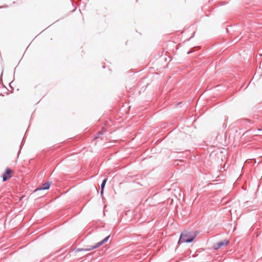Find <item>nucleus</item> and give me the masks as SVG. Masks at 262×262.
<instances>
[{"label": "nucleus", "instance_id": "obj_7", "mask_svg": "<svg viewBox=\"0 0 262 262\" xmlns=\"http://www.w3.org/2000/svg\"><path fill=\"white\" fill-rule=\"evenodd\" d=\"M104 129H102L101 131L99 132V133H98L94 137V139H96L97 138H99V136L100 135H103V133H104Z\"/></svg>", "mask_w": 262, "mask_h": 262}, {"label": "nucleus", "instance_id": "obj_1", "mask_svg": "<svg viewBox=\"0 0 262 262\" xmlns=\"http://www.w3.org/2000/svg\"><path fill=\"white\" fill-rule=\"evenodd\" d=\"M196 235L193 232L184 231L181 233L178 243H191L195 238Z\"/></svg>", "mask_w": 262, "mask_h": 262}, {"label": "nucleus", "instance_id": "obj_8", "mask_svg": "<svg viewBox=\"0 0 262 262\" xmlns=\"http://www.w3.org/2000/svg\"><path fill=\"white\" fill-rule=\"evenodd\" d=\"M190 52H188L187 53V54H190Z\"/></svg>", "mask_w": 262, "mask_h": 262}, {"label": "nucleus", "instance_id": "obj_6", "mask_svg": "<svg viewBox=\"0 0 262 262\" xmlns=\"http://www.w3.org/2000/svg\"><path fill=\"white\" fill-rule=\"evenodd\" d=\"M107 179H105L104 180H103L101 184V194L102 195L103 193V189L104 188V187H105V184L106 183V181H107Z\"/></svg>", "mask_w": 262, "mask_h": 262}, {"label": "nucleus", "instance_id": "obj_4", "mask_svg": "<svg viewBox=\"0 0 262 262\" xmlns=\"http://www.w3.org/2000/svg\"><path fill=\"white\" fill-rule=\"evenodd\" d=\"M12 171L10 168H6L5 173L3 175V181L5 182L11 177Z\"/></svg>", "mask_w": 262, "mask_h": 262}, {"label": "nucleus", "instance_id": "obj_3", "mask_svg": "<svg viewBox=\"0 0 262 262\" xmlns=\"http://www.w3.org/2000/svg\"><path fill=\"white\" fill-rule=\"evenodd\" d=\"M229 243V241L227 239H224L222 241H220L214 244L213 248L215 250H218L222 246H226Z\"/></svg>", "mask_w": 262, "mask_h": 262}, {"label": "nucleus", "instance_id": "obj_5", "mask_svg": "<svg viewBox=\"0 0 262 262\" xmlns=\"http://www.w3.org/2000/svg\"><path fill=\"white\" fill-rule=\"evenodd\" d=\"M51 183L49 182H47L44 184H43L39 188L36 189V190H47L49 189L50 186H51Z\"/></svg>", "mask_w": 262, "mask_h": 262}, {"label": "nucleus", "instance_id": "obj_2", "mask_svg": "<svg viewBox=\"0 0 262 262\" xmlns=\"http://www.w3.org/2000/svg\"><path fill=\"white\" fill-rule=\"evenodd\" d=\"M110 237V235H108V236H106L105 238H104L103 240L98 242V243H97L96 244H95V245H94L93 246H90L89 248H86V249L78 248L77 249V251H89L93 249H96V248L101 246V245H102L105 242H106L108 240Z\"/></svg>", "mask_w": 262, "mask_h": 262}]
</instances>
